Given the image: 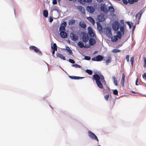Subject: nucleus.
<instances>
[{"instance_id": "1", "label": "nucleus", "mask_w": 146, "mask_h": 146, "mask_svg": "<svg viewBox=\"0 0 146 146\" xmlns=\"http://www.w3.org/2000/svg\"><path fill=\"white\" fill-rule=\"evenodd\" d=\"M93 78L95 80L98 86L101 89H102L103 86L100 80H101V82L103 83H106V82L103 76L101 75L100 76L98 74H96L93 75Z\"/></svg>"}, {"instance_id": "2", "label": "nucleus", "mask_w": 146, "mask_h": 146, "mask_svg": "<svg viewBox=\"0 0 146 146\" xmlns=\"http://www.w3.org/2000/svg\"><path fill=\"white\" fill-rule=\"evenodd\" d=\"M88 34L90 36L94 38H96V35L94 33L92 28L90 26L88 27Z\"/></svg>"}, {"instance_id": "3", "label": "nucleus", "mask_w": 146, "mask_h": 146, "mask_svg": "<svg viewBox=\"0 0 146 146\" xmlns=\"http://www.w3.org/2000/svg\"><path fill=\"white\" fill-rule=\"evenodd\" d=\"M119 23L117 21H115L112 24V27L113 30L115 31H117L119 28Z\"/></svg>"}, {"instance_id": "4", "label": "nucleus", "mask_w": 146, "mask_h": 146, "mask_svg": "<svg viewBox=\"0 0 146 146\" xmlns=\"http://www.w3.org/2000/svg\"><path fill=\"white\" fill-rule=\"evenodd\" d=\"M88 134L89 136L91 138L97 140L98 142L99 140L96 136L93 133L90 131H89L88 132Z\"/></svg>"}, {"instance_id": "5", "label": "nucleus", "mask_w": 146, "mask_h": 146, "mask_svg": "<svg viewBox=\"0 0 146 146\" xmlns=\"http://www.w3.org/2000/svg\"><path fill=\"white\" fill-rule=\"evenodd\" d=\"M29 48L30 49L34 50L36 52L38 53L40 55H42V52L36 46H30Z\"/></svg>"}, {"instance_id": "6", "label": "nucleus", "mask_w": 146, "mask_h": 146, "mask_svg": "<svg viewBox=\"0 0 146 146\" xmlns=\"http://www.w3.org/2000/svg\"><path fill=\"white\" fill-rule=\"evenodd\" d=\"M104 58V57L102 55H98L96 57L92 58V60L94 61H100L102 60Z\"/></svg>"}, {"instance_id": "7", "label": "nucleus", "mask_w": 146, "mask_h": 146, "mask_svg": "<svg viewBox=\"0 0 146 146\" xmlns=\"http://www.w3.org/2000/svg\"><path fill=\"white\" fill-rule=\"evenodd\" d=\"M70 37L71 39L73 41H76L78 39V36L72 33L70 34Z\"/></svg>"}, {"instance_id": "8", "label": "nucleus", "mask_w": 146, "mask_h": 146, "mask_svg": "<svg viewBox=\"0 0 146 146\" xmlns=\"http://www.w3.org/2000/svg\"><path fill=\"white\" fill-rule=\"evenodd\" d=\"M67 25V23L66 21L64 22L62 24L59 28V31H64L65 30V28Z\"/></svg>"}, {"instance_id": "9", "label": "nucleus", "mask_w": 146, "mask_h": 146, "mask_svg": "<svg viewBox=\"0 0 146 146\" xmlns=\"http://www.w3.org/2000/svg\"><path fill=\"white\" fill-rule=\"evenodd\" d=\"M106 33L107 36L108 37H111L112 36V33L111 29L109 28H107L106 29Z\"/></svg>"}, {"instance_id": "10", "label": "nucleus", "mask_w": 146, "mask_h": 146, "mask_svg": "<svg viewBox=\"0 0 146 146\" xmlns=\"http://www.w3.org/2000/svg\"><path fill=\"white\" fill-rule=\"evenodd\" d=\"M82 41L84 43H86L89 40L88 35L85 33L83 34L82 37Z\"/></svg>"}, {"instance_id": "11", "label": "nucleus", "mask_w": 146, "mask_h": 146, "mask_svg": "<svg viewBox=\"0 0 146 146\" xmlns=\"http://www.w3.org/2000/svg\"><path fill=\"white\" fill-rule=\"evenodd\" d=\"M96 38H90L89 39V42L90 46H93L96 43Z\"/></svg>"}, {"instance_id": "12", "label": "nucleus", "mask_w": 146, "mask_h": 146, "mask_svg": "<svg viewBox=\"0 0 146 146\" xmlns=\"http://www.w3.org/2000/svg\"><path fill=\"white\" fill-rule=\"evenodd\" d=\"M86 9L88 11L92 13H93L95 11L94 8L91 6H87Z\"/></svg>"}, {"instance_id": "13", "label": "nucleus", "mask_w": 146, "mask_h": 146, "mask_svg": "<svg viewBox=\"0 0 146 146\" xmlns=\"http://www.w3.org/2000/svg\"><path fill=\"white\" fill-rule=\"evenodd\" d=\"M86 19L91 23L93 25H94L95 24V21L92 17H86Z\"/></svg>"}, {"instance_id": "14", "label": "nucleus", "mask_w": 146, "mask_h": 146, "mask_svg": "<svg viewBox=\"0 0 146 146\" xmlns=\"http://www.w3.org/2000/svg\"><path fill=\"white\" fill-rule=\"evenodd\" d=\"M100 8L101 11L104 12H107L108 11L107 7L105 4L102 5L101 6Z\"/></svg>"}, {"instance_id": "15", "label": "nucleus", "mask_w": 146, "mask_h": 146, "mask_svg": "<svg viewBox=\"0 0 146 146\" xmlns=\"http://www.w3.org/2000/svg\"><path fill=\"white\" fill-rule=\"evenodd\" d=\"M77 9L79 11L83 14L85 13V10L84 8L80 6H78L77 7Z\"/></svg>"}, {"instance_id": "16", "label": "nucleus", "mask_w": 146, "mask_h": 146, "mask_svg": "<svg viewBox=\"0 0 146 146\" xmlns=\"http://www.w3.org/2000/svg\"><path fill=\"white\" fill-rule=\"evenodd\" d=\"M60 35L61 37L63 38H65L67 37V34L64 31H61L60 33Z\"/></svg>"}, {"instance_id": "17", "label": "nucleus", "mask_w": 146, "mask_h": 146, "mask_svg": "<svg viewBox=\"0 0 146 146\" xmlns=\"http://www.w3.org/2000/svg\"><path fill=\"white\" fill-rule=\"evenodd\" d=\"M143 12V11L141 10L135 16V17L138 18V20L139 21L141 17Z\"/></svg>"}, {"instance_id": "18", "label": "nucleus", "mask_w": 146, "mask_h": 146, "mask_svg": "<svg viewBox=\"0 0 146 146\" xmlns=\"http://www.w3.org/2000/svg\"><path fill=\"white\" fill-rule=\"evenodd\" d=\"M125 80V76L124 74L123 73L122 74V76L121 77V84L122 86L123 87L124 86V83Z\"/></svg>"}, {"instance_id": "19", "label": "nucleus", "mask_w": 146, "mask_h": 146, "mask_svg": "<svg viewBox=\"0 0 146 146\" xmlns=\"http://www.w3.org/2000/svg\"><path fill=\"white\" fill-rule=\"evenodd\" d=\"M118 36L117 35H115L111 38V41L113 42L117 41L118 39Z\"/></svg>"}, {"instance_id": "20", "label": "nucleus", "mask_w": 146, "mask_h": 146, "mask_svg": "<svg viewBox=\"0 0 146 146\" xmlns=\"http://www.w3.org/2000/svg\"><path fill=\"white\" fill-rule=\"evenodd\" d=\"M56 55L57 57L60 58L61 59L64 60H66L65 57L62 54L60 53H57L56 54Z\"/></svg>"}, {"instance_id": "21", "label": "nucleus", "mask_w": 146, "mask_h": 146, "mask_svg": "<svg viewBox=\"0 0 146 146\" xmlns=\"http://www.w3.org/2000/svg\"><path fill=\"white\" fill-rule=\"evenodd\" d=\"M69 77L70 78L73 79H82L84 78V77H80L78 76H69Z\"/></svg>"}, {"instance_id": "22", "label": "nucleus", "mask_w": 146, "mask_h": 146, "mask_svg": "<svg viewBox=\"0 0 146 146\" xmlns=\"http://www.w3.org/2000/svg\"><path fill=\"white\" fill-rule=\"evenodd\" d=\"M79 25L81 27L83 28H85L86 27V24L84 21H80L79 22Z\"/></svg>"}, {"instance_id": "23", "label": "nucleus", "mask_w": 146, "mask_h": 146, "mask_svg": "<svg viewBox=\"0 0 146 146\" xmlns=\"http://www.w3.org/2000/svg\"><path fill=\"white\" fill-rule=\"evenodd\" d=\"M111 57L109 56L108 57V59L106 61V64L107 65L109 63L111 62Z\"/></svg>"}, {"instance_id": "24", "label": "nucleus", "mask_w": 146, "mask_h": 146, "mask_svg": "<svg viewBox=\"0 0 146 146\" xmlns=\"http://www.w3.org/2000/svg\"><path fill=\"white\" fill-rule=\"evenodd\" d=\"M78 45L80 47L82 48L84 47V45L83 43L81 41H79L78 43Z\"/></svg>"}, {"instance_id": "25", "label": "nucleus", "mask_w": 146, "mask_h": 146, "mask_svg": "<svg viewBox=\"0 0 146 146\" xmlns=\"http://www.w3.org/2000/svg\"><path fill=\"white\" fill-rule=\"evenodd\" d=\"M44 16L45 17H47L48 16V13L47 10H44L43 11Z\"/></svg>"}, {"instance_id": "26", "label": "nucleus", "mask_w": 146, "mask_h": 146, "mask_svg": "<svg viewBox=\"0 0 146 146\" xmlns=\"http://www.w3.org/2000/svg\"><path fill=\"white\" fill-rule=\"evenodd\" d=\"M112 78L113 79V82L114 84L117 86V81L116 77L114 76H113Z\"/></svg>"}, {"instance_id": "27", "label": "nucleus", "mask_w": 146, "mask_h": 146, "mask_svg": "<svg viewBox=\"0 0 146 146\" xmlns=\"http://www.w3.org/2000/svg\"><path fill=\"white\" fill-rule=\"evenodd\" d=\"M97 26L98 29L100 31H102V29L101 24L100 23H97Z\"/></svg>"}, {"instance_id": "28", "label": "nucleus", "mask_w": 146, "mask_h": 146, "mask_svg": "<svg viewBox=\"0 0 146 146\" xmlns=\"http://www.w3.org/2000/svg\"><path fill=\"white\" fill-rule=\"evenodd\" d=\"M108 10L109 11L111 12H114V9L113 6H110L108 7Z\"/></svg>"}, {"instance_id": "29", "label": "nucleus", "mask_w": 146, "mask_h": 146, "mask_svg": "<svg viewBox=\"0 0 146 146\" xmlns=\"http://www.w3.org/2000/svg\"><path fill=\"white\" fill-rule=\"evenodd\" d=\"M51 48L52 49L55 50L56 51L57 50V46L56 44L54 43L53 44V46H51Z\"/></svg>"}, {"instance_id": "30", "label": "nucleus", "mask_w": 146, "mask_h": 146, "mask_svg": "<svg viewBox=\"0 0 146 146\" xmlns=\"http://www.w3.org/2000/svg\"><path fill=\"white\" fill-rule=\"evenodd\" d=\"M120 31L122 35L124 34L125 32L124 28L123 27H121L120 28Z\"/></svg>"}, {"instance_id": "31", "label": "nucleus", "mask_w": 146, "mask_h": 146, "mask_svg": "<svg viewBox=\"0 0 146 146\" xmlns=\"http://www.w3.org/2000/svg\"><path fill=\"white\" fill-rule=\"evenodd\" d=\"M139 0H128V2L130 4H132L135 2H137Z\"/></svg>"}, {"instance_id": "32", "label": "nucleus", "mask_w": 146, "mask_h": 146, "mask_svg": "<svg viewBox=\"0 0 146 146\" xmlns=\"http://www.w3.org/2000/svg\"><path fill=\"white\" fill-rule=\"evenodd\" d=\"M65 49L66 50L69 52V54H72V50L70 49L69 47H66V49Z\"/></svg>"}, {"instance_id": "33", "label": "nucleus", "mask_w": 146, "mask_h": 146, "mask_svg": "<svg viewBox=\"0 0 146 146\" xmlns=\"http://www.w3.org/2000/svg\"><path fill=\"white\" fill-rule=\"evenodd\" d=\"M134 57H132L130 58V62L132 67H133V63L134 61Z\"/></svg>"}, {"instance_id": "34", "label": "nucleus", "mask_w": 146, "mask_h": 146, "mask_svg": "<svg viewBox=\"0 0 146 146\" xmlns=\"http://www.w3.org/2000/svg\"><path fill=\"white\" fill-rule=\"evenodd\" d=\"M86 72L90 75H92L93 73L92 71V70L89 69H87L86 70Z\"/></svg>"}, {"instance_id": "35", "label": "nucleus", "mask_w": 146, "mask_h": 146, "mask_svg": "<svg viewBox=\"0 0 146 146\" xmlns=\"http://www.w3.org/2000/svg\"><path fill=\"white\" fill-rule=\"evenodd\" d=\"M75 20L74 19L71 20H70L69 22V24L72 25L75 23Z\"/></svg>"}, {"instance_id": "36", "label": "nucleus", "mask_w": 146, "mask_h": 146, "mask_svg": "<svg viewBox=\"0 0 146 146\" xmlns=\"http://www.w3.org/2000/svg\"><path fill=\"white\" fill-rule=\"evenodd\" d=\"M98 18L99 21L100 22H102L104 20V18L103 17L102 18V17L101 16H99Z\"/></svg>"}, {"instance_id": "37", "label": "nucleus", "mask_w": 146, "mask_h": 146, "mask_svg": "<svg viewBox=\"0 0 146 146\" xmlns=\"http://www.w3.org/2000/svg\"><path fill=\"white\" fill-rule=\"evenodd\" d=\"M72 66L75 67L76 68H80L81 67V66L77 64H72Z\"/></svg>"}, {"instance_id": "38", "label": "nucleus", "mask_w": 146, "mask_h": 146, "mask_svg": "<svg viewBox=\"0 0 146 146\" xmlns=\"http://www.w3.org/2000/svg\"><path fill=\"white\" fill-rule=\"evenodd\" d=\"M120 51V50L116 49H113L112 50V52H113L116 53L118 52H119Z\"/></svg>"}, {"instance_id": "39", "label": "nucleus", "mask_w": 146, "mask_h": 146, "mask_svg": "<svg viewBox=\"0 0 146 146\" xmlns=\"http://www.w3.org/2000/svg\"><path fill=\"white\" fill-rule=\"evenodd\" d=\"M113 94L117 96L118 95V92L117 90H115L113 91Z\"/></svg>"}, {"instance_id": "40", "label": "nucleus", "mask_w": 146, "mask_h": 146, "mask_svg": "<svg viewBox=\"0 0 146 146\" xmlns=\"http://www.w3.org/2000/svg\"><path fill=\"white\" fill-rule=\"evenodd\" d=\"M80 3L82 4H84L85 3V0H78Z\"/></svg>"}, {"instance_id": "41", "label": "nucleus", "mask_w": 146, "mask_h": 146, "mask_svg": "<svg viewBox=\"0 0 146 146\" xmlns=\"http://www.w3.org/2000/svg\"><path fill=\"white\" fill-rule=\"evenodd\" d=\"M143 60L144 64H143V67H145L146 66V58L145 57H143Z\"/></svg>"}, {"instance_id": "42", "label": "nucleus", "mask_w": 146, "mask_h": 146, "mask_svg": "<svg viewBox=\"0 0 146 146\" xmlns=\"http://www.w3.org/2000/svg\"><path fill=\"white\" fill-rule=\"evenodd\" d=\"M109 95H105L104 96V98L107 101H108V98H109Z\"/></svg>"}, {"instance_id": "43", "label": "nucleus", "mask_w": 146, "mask_h": 146, "mask_svg": "<svg viewBox=\"0 0 146 146\" xmlns=\"http://www.w3.org/2000/svg\"><path fill=\"white\" fill-rule=\"evenodd\" d=\"M84 59L86 60H90V57L89 56H85L84 57Z\"/></svg>"}, {"instance_id": "44", "label": "nucleus", "mask_w": 146, "mask_h": 146, "mask_svg": "<svg viewBox=\"0 0 146 146\" xmlns=\"http://www.w3.org/2000/svg\"><path fill=\"white\" fill-rule=\"evenodd\" d=\"M69 61L72 64H74L75 63V61L73 59H69Z\"/></svg>"}, {"instance_id": "45", "label": "nucleus", "mask_w": 146, "mask_h": 146, "mask_svg": "<svg viewBox=\"0 0 146 146\" xmlns=\"http://www.w3.org/2000/svg\"><path fill=\"white\" fill-rule=\"evenodd\" d=\"M129 55H127L126 56V59L127 60V62H128L129 61Z\"/></svg>"}, {"instance_id": "46", "label": "nucleus", "mask_w": 146, "mask_h": 146, "mask_svg": "<svg viewBox=\"0 0 146 146\" xmlns=\"http://www.w3.org/2000/svg\"><path fill=\"white\" fill-rule=\"evenodd\" d=\"M142 77L145 80H146V73H145L143 75Z\"/></svg>"}, {"instance_id": "47", "label": "nucleus", "mask_w": 146, "mask_h": 146, "mask_svg": "<svg viewBox=\"0 0 146 146\" xmlns=\"http://www.w3.org/2000/svg\"><path fill=\"white\" fill-rule=\"evenodd\" d=\"M123 3L125 4H127L128 3V2L127 0H122Z\"/></svg>"}, {"instance_id": "48", "label": "nucleus", "mask_w": 146, "mask_h": 146, "mask_svg": "<svg viewBox=\"0 0 146 146\" xmlns=\"http://www.w3.org/2000/svg\"><path fill=\"white\" fill-rule=\"evenodd\" d=\"M126 23L127 24V25H129V28H131V24L130 23V22H129L127 21L126 22Z\"/></svg>"}, {"instance_id": "49", "label": "nucleus", "mask_w": 146, "mask_h": 146, "mask_svg": "<svg viewBox=\"0 0 146 146\" xmlns=\"http://www.w3.org/2000/svg\"><path fill=\"white\" fill-rule=\"evenodd\" d=\"M92 0H85V3H91L92 2Z\"/></svg>"}, {"instance_id": "50", "label": "nucleus", "mask_w": 146, "mask_h": 146, "mask_svg": "<svg viewBox=\"0 0 146 146\" xmlns=\"http://www.w3.org/2000/svg\"><path fill=\"white\" fill-rule=\"evenodd\" d=\"M52 3L53 4H56L57 3L56 0H53L52 1Z\"/></svg>"}, {"instance_id": "51", "label": "nucleus", "mask_w": 146, "mask_h": 146, "mask_svg": "<svg viewBox=\"0 0 146 146\" xmlns=\"http://www.w3.org/2000/svg\"><path fill=\"white\" fill-rule=\"evenodd\" d=\"M55 51H56V50H54V49H52V56H53V55H54L55 54Z\"/></svg>"}, {"instance_id": "52", "label": "nucleus", "mask_w": 146, "mask_h": 146, "mask_svg": "<svg viewBox=\"0 0 146 146\" xmlns=\"http://www.w3.org/2000/svg\"><path fill=\"white\" fill-rule=\"evenodd\" d=\"M138 82V78H137L136 79V82H135V85H136V86H138V84H137V83Z\"/></svg>"}, {"instance_id": "53", "label": "nucleus", "mask_w": 146, "mask_h": 146, "mask_svg": "<svg viewBox=\"0 0 146 146\" xmlns=\"http://www.w3.org/2000/svg\"><path fill=\"white\" fill-rule=\"evenodd\" d=\"M121 33L120 31H118L117 33V34H118V35H120L122 34Z\"/></svg>"}, {"instance_id": "54", "label": "nucleus", "mask_w": 146, "mask_h": 146, "mask_svg": "<svg viewBox=\"0 0 146 146\" xmlns=\"http://www.w3.org/2000/svg\"><path fill=\"white\" fill-rule=\"evenodd\" d=\"M53 21V19H52V18L51 17H50V23H52V21Z\"/></svg>"}, {"instance_id": "55", "label": "nucleus", "mask_w": 146, "mask_h": 146, "mask_svg": "<svg viewBox=\"0 0 146 146\" xmlns=\"http://www.w3.org/2000/svg\"><path fill=\"white\" fill-rule=\"evenodd\" d=\"M122 35H117V36H118V38H119V39H120L121 38V36H122Z\"/></svg>"}, {"instance_id": "56", "label": "nucleus", "mask_w": 146, "mask_h": 146, "mask_svg": "<svg viewBox=\"0 0 146 146\" xmlns=\"http://www.w3.org/2000/svg\"><path fill=\"white\" fill-rule=\"evenodd\" d=\"M99 2H101L103 1V0H96Z\"/></svg>"}, {"instance_id": "57", "label": "nucleus", "mask_w": 146, "mask_h": 146, "mask_svg": "<svg viewBox=\"0 0 146 146\" xmlns=\"http://www.w3.org/2000/svg\"><path fill=\"white\" fill-rule=\"evenodd\" d=\"M58 10V9L56 8L55 7L54 9H52V11H57Z\"/></svg>"}, {"instance_id": "58", "label": "nucleus", "mask_w": 146, "mask_h": 146, "mask_svg": "<svg viewBox=\"0 0 146 146\" xmlns=\"http://www.w3.org/2000/svg\"><path fill=\"white\" fill-rule=\"evenodd\" d=\"M131 92H132V93H136V92H134V91H132Z\"/></svg>"}, {"instance_id": "59", "label": "nucleus", "mask_w": 146, "mask_h": 146, "mask_svg": "<svg viewBox=\"0 0 146 146\" xmlns=\"http://www.w3.org/2000/svg\"><path fill=\"white\" fill-rule=\"evenodd\" d=\"M122 44H119V45H118V47H119V46H122Z\"/></svg>"}, {"instance_id": "60", "label": "nucleus", "mask_w": 146, "mask_h": 146, "mask_svg": "<svg viewBox=\"0 0 146 146\" xmlns=\"http://www.w3.org/2000/svg\"><path fill=\"white\" fill-rule=\"evenodd\" d=\"M123 27H125V26L124 25H123Z\"/></svg>"}]
</instances>
